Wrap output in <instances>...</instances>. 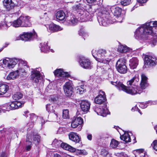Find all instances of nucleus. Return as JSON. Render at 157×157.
Wrapping results in <instances>:
<instances>
[{"label": "nucleus", "mask_w": 157, "mask_h": 157, "mask_svg": "<svg viewBox=\"0 0 157 157\" xmlns=\"http://www.w3.org/2000/svg\"><path fill=\"white\" fill-rule=\"evenodd\" d=\"M141 78V82L140 84V88H135L132 86H126L120 81H111V83L115 85L119 90H122L128 94L132 95H134L137 94H140L143 92V90L145 89L148 86L147 78L146 76L144 74H142Z\"/></svg>", "instance_id": "1"}, {"label": "nucleus", "mask_w": 157, "mask_h": 157, "mask_svg": "<svg viewBox=\"0 0 157 157\" xmlns=\"http://www.w3.org/2000/svg\"><path fill=\"white\" fill-rule=\"evenodd\" d=\"M73 10L77 11L76 15L78 18L75 16L71 15L70 17H66V22L68 25H75L78 21L85 22L90 21L91 19V15L88 12L81 6L80 5H77L73 7Z\"/></svg>", "instance_id": "2"}, {"label": "nucleus", "mask_w": 157, "mask_h": 157, "mask_svg": "<svg viewBox=\"0 0 157 157\" xmlns=\"http://www.w3.org/2000/svg\"><path fill=\"white\" fill-rule=\"evenodd\" d=\"M157 26V21H151L137 28L135 33V38L139 40L147 39L148 35L153 33L152 27Z\"/></svg>", "instance_id": "3"}, {"label": "nucleus", "mask_w": 157, "mask_h": 157, "mask_svg": "<svg viewBox=\"0 0 157 157\" xmlns=\"http://www.w3.org/2000/svg\"><path fill=\"white\" fill-rule=\"evenodd\" d=\"M18 62L19 64L21 63L23 64L20 68L16 70L17 71L18 73H19V75H22L24 73H26L25 70L26 68H28V67L26 64H25V62L23 60L16 58L10 59L7 58L3 60V63L5 65V66L9 69L13 68L14 67L15 65Z\"/></svg>", "instance_id": "4"}, {"label": "nucleus", "mask_w": 157, "mask_h": 157, "mask_svg": "<svg viewBox=\"0 0 157 157\" xmlns=\"http://www.w3.org/2000/svg\"><path fill=\"white\" fill-rule=\"evenodd\" d=\"M98 20L100 25L106 26L107 25L109 13L104 7L100 8L98 14Z\"/></svg>", "instance_id": "5"}, {"label": "nucleus", "mask_w": 157, "mask_h": 157, "mask_svg": "<svg viewBox=\"0 0 157 157\" xmlns=\"http://www.w3.org/2000/svg\"><path fill=\"white\" fill-rule=\"evenodd\" d=\"M29 17L25 16H21L17 20L12 22V26L15 27L30 26L31 25Z\"/></svg>", "instance_id": "6"}, {"label": "nucleus", "mask_w": 157, "mask_h": 157, "mask_svg": "<svg viewBox=\"0 0 157 157\" xmlns=\"http://www.w3.org/2000/svg\"><path fill=\"white\" fill-rule=\"evenodd\" d=\"M37 35L35 32L32 33L31 32H24L16 37L15 40H21L25 41H29L34 39H36Z\"/></svg>", "instance_id": "7"}, {"label": "nucleus", "mask_w": 157, "mask_h": 157, "mask_svg": "<svg viewBox=\"0 0 157 157\" xmlns=\"http://www.w3.org/2000/svg\"><path fill=\"white\" fill-rule=\"evenodd\" d=\"M24 103L19 101H12L5 104L2 108L7 111L14 110L21 107Z\"/></svg>", "instance_id": "8"}, {"label": "nucleus", "mask_w": 157, "mask_h": 157, "mask_svg": "<svg viewBox=\"0 0 157 157\" xmlns=\"http://www.w3.org/2000/svg\"><path fill=\"white\" fill-rule=\"evenodd\" d=\"M143 56H144V64L146 66L151 67L157 64V59L153 55L143 54Z\"/></svg>", "instance_id": "9"}, {"label": "nucleus", "mask_w": 157, "mask_h": 157, "mask_svg": "<svg viewBox=\"0 0 157 157\" xmlns=\"http://www.w3.org/2000/svg\"><path fill=\"white\" fill-rule=\"evenodd\" d=\"M126 60L124 58L119 59L116 63V67L117 71L120 73L124 74L127 71V68L126 65Z\"/></svg>", "instance_id": "10"}, {"label": "nucleus", "mask_w": 157, "mask_h": 157, "mask_svg": "<svg viewBox=\"0 0 157 157\" xmlns=\"http://www.w3.org/2000/svg\"><path fill=\"white\" fill-rule=\"evenodd\" d=\"M31 75V79L32 81L37 83L40 79V73L41 71V68L40 67L32 69Z\"/></svg>", "instance_id": "11"}, {"label": "nucleus", "mask_w": 157, "mask_h": 157, "mask_svg": "<svg viewBox=\"0 0 157 157\" xmlns=\"http://www.w3.org/2000/svg\"><path fill=\"white\" fill-rule=\"evenodd\" d=\"M78 62L81 67L84 69H90L92 67L90 60L83 56H79Z\"/></svg>", "instance_id": "12"}, {"label": "nucleus", "mask_w": 157, "mask_h": 157, "mask_svg": "<svg viewBox=\"0 0 157 157\" xmlns=\"http://www.w3.org/2000/svg\"><path fill=\"white\" fill-rule=\"evenodd\" d=\"M73 85L72 82L69 81L65 83L63 86V90L67 96L70 97L73 93Z\"/></svg>", "instance_id": "13"}, {"label": "nucleus", "mask_w": 157, "mask_h": 157, "mask_svg": "<svg viewBox=\"0 0 157 157\" xmlns=\"http://www.w3.org/2000/svg\"><path fill=\"white\" fill-rule=\"evenodd\" d=\"M83 123L82 119L78 117L75 118L71 122V126L72 128H77V131H80L82 128V124Z\"/></svg>", "instance_id": "14"}, {"label": "nucleus", "mask_w": 157, "mask_h": 157, "mask_svg": "<svg viewBox=\"0 0 157 157\" xmlns=\"http://www.w3.org/2000/svg\"><path fill=\"white\" fill-rule=\"evenodd\" d=\"M106 107V104H104L102 106H100L99 107L96 108L94 111L98 115L105 117L108 112V110Z\"/></svg>", "instance_id": "15"}, {"label": "nucleus", "mask_w": 157, "mask_h": 157, "mask_svg": "<svg viewBox=\"0 0 157 157\" xmlns=\"http://www.w3.org/2000/svg\"><path fill=\"white\" fill-rule=\"evenodd\" d=\"M99 94L94 99V101L96 104H105V102L106 101L105 94V92L101 90L99 92Z\"/></svg>", "instance_id": "16"}, {"label": "nucleus", "mask_w": 157, "mask_h": 157, "mask_svg": "<svg viewBox=\"0 0 157 157\" xmlns=\"http://www.w3.org/2000/svg\"><path fill=\"white\" fill-rule=\"evenodd\" d=\"M92 53L93 56L96 59H99L106 56V51L105 50L100 49L97 52L96 50H93Z\"/></svg>", "instance_id": "17"}, {"label": "nucleus", "mask_w": 157, "mask_h": 157, "mask_svg": "<svg viewBox=\"0 0 157 157\" xmlns=\"http://www.w3.org/2000/svg\"><path fill=\"white\" fill-rule=\"evenodd\" d=\"M55 75L58 77H68L70 76L67 72L64 71L61 69H57L54 72Z\"/></svg>", "instance_id": "18"}, {"label": "nucleus", "mask_w": 157, "mask_h": 157, "mask_svg": "<svg viewBox=\"0 0 157 157\" xmlns=\"http://www.w3.org/2000/svg\"><path fill=\"white\" fill-rule=\"evenodd\" d=\"M122 11V9L117 6L113 10L114 15L117 18L119 19V20H117V21L119 22H121L123 20V17L121 16Z\"/></svg>", "instance_id": "19"}, {"label": "nucleus", "mask_w": 157, "mask_h": 157, "mask_svg": "<svg viewBox=\"0 0 157 157\" xmlns=\"http://www.w3.org/2000/svg\"><path fill=\"white\" fill-rule=\"evenodd\" d=\"M3 5L7 11L13 9L16 4L12 0H4L3 1Z\"/></svg>", "instance_id": "20"}, {"label": "nucleus", "mask_w": 157, "mask_h": 157, "mask_svg": "<svg viewBox=\"0 0 157 157\" xmlns=\"http://www.w3.org/2000/svg\"><path fill=\"white\" fill-rule=\"evenodd\" d=\"M80 107L83 112L87 113L90 109V103L86 100L82 101L80 103Z\"/></svg>", "instance_id": "21"}, {"label": "nucleus", "mask_w": 157, "mask_h": 157, "mask_svg": "<svg viewBox=\"0 0 157 157\" xmlns=\"http://www.w3.org/2000/svg\"><path fill=\"white\" fill-rule=\"evenodd\" d=\"M68 136L69 139L76 143H79L80 141L79 136L76 133L71 132Z\"/></svg>", "instance_id": "22"}, {"label": "nucleus", "mask_w": 157, "mask_h": 157, "mask_svg": "<svg viewBox=\"0 0 157 157\" xmlns=\"http://www.w3.org/2000/svg\"><path fill=\"white\" fill-rule=\"evenodd\" d=\"M139 77L138 75H135L132 79L127 82V85L136 86L139 80Z\"/></svg>", "instance_id": "23"}, {"label": "nucleus", "mask_w": 157, "mask_h": 157, "mask_svg": "<svg viewBox=\"0 0 157 157\" xmlns=\"http://www.w3.org/2000/svg\"><path fill=\"white\" fill-rule=\"evenodd\" d=\"M19 73L17 71H16L11 72L7 76L6 79L8 80H14L18 77Z\"/></svg>", "instance_id": "24"}, {"label": "nucleus", "mask_w": 157, "mask_h": 157, "mask_svg": "<svg viewBox=\"0 0 157 157\" xmlns=\"http://www.w3.org/2000/svg\"><path fill=\"white\" fill-rule=\"evenodd\" d=\"M138 60L136 57H133L129 60V65L132 69H134L136 68L138 63Z\"/></svg>", "instance_id": "25"}, {"label": "nucleus", "mask_w": 157, "mask_h": 157, "mask_svg": "<svg viewBox=\"0 0 157 157\" xmlns=\"http://www.w3.org/2000/svg\"><path fill=\"white\" fill-rule=\"evenodd\" d=\"M49 30L52 32H56L62 30L61 27L55 24H51L48 25Z\"/></svg>", "instance_id": "26"}, {"label": "nucleus", "mask_w": 157, "mask_h": 157, "mask_svg": "<svg viewBox=\"0 0 157 157\" xmlns=\"http://www.w3.org/2000/svg\"><path fill=\"white\" fill-rule=\"evenodd\" d=\"M61 147L63 149L73 152L75 151V148L65 143H62Z\"/></svg>", "instance_id": "27"}, {"label": "nucleus", "mask_w": 157, "mask_h": 157, "mask_svg": "<svg viewBox=\"0 0 157 157\" xmlns=\"http://www.w3.org/2000/svg\"><path fill=\"white\" fill-rule=\"evenodd\" d=\"M118 51L121 52H131L132 49L125 45H120L118 48Z\"/></svg>", "instance_id": "28"}, {"label": "nucleus", "mask_w": 157, "mask_h": 157, "mask_svg": "<svg viewBox=\"0 0 157 157\" xmlns=\"http://www.w3.org/2000/svg\"><path fill=\"white\" fill-rule=\"evenodd\" d=\"M32 136L29 135H27V139L26 140V142L27 146L26 147V151H29L31 150L32 146V143L30 140H32Z\"/></svg>", "instance_id": "29"}, {"label": "nucleus", "mask_w": 157, "mask_h": 157, "mask_svg": "<svg viewBox=\"0 0 157 157\" xmlns=\"http://www.w3.org/2000/svg\"><path fill=\"white\" fill-rule=\"evenodd\" d=\"M121 139L124 141L126 143L131 142V138L128 132H125L124 134L120 136Z\"/></svg>", "instance_id": "30"}, {"label": "nucleus", "mask_w": 157, "mask_h": 157, "mask_svg": "<svg viewBox=\"0 0 157 157\" xmlns=\"http://www.w3.org/2000/svg\"><path fill=\"white\" fill-rule=\"evenodd\" d=\"M9 89L8 86L4 84H0V95L5 94Z\"/></svg>", "instance_id": "31"}, {"label": "nucleus", "mask_w": 157, "mask_h": 157, "mask_svg": "<svg viewBox=\"0 0 157 157\" xmlns=\"http://www.w3.org/2000/svg\"><path fill=\"white\" fill-rule=\"evenodd\" d=\"M30 116L31 121L27 124V125L29 126V128H32L33 126L34 122L36 121L37 117L34 113L30 114Z\"/></svg>", "instance_id": "32"}, {"label": "nucleus", "mask_w": 157, "mask_h": 157, "mask_svg": "<svg viewBox=\"0 0 157 157\" xmlns=\"http://www.w3.org/2000/svg\"><path fill=\"white\" fill-rule=\"evenodd\" d=\"M65 14L64 12L62 11H59L56 14V17L57 20L62 21L65 18Z\"/></svg>", "instance_id": "33"}, {"label": "nucleus", "mask_w": 157, "mask_h": 157, "mask_svg": "<svg viewBox=\"0 0 157 157\" xmlns=\"http://www.w3.org/2000/svg\"><path fill=\"white\" fill-rule=\"evenodd\" d=\"M46 109L47 111L48 112L54 113L53 116L56 118H57L58 117V114L55 113V111L54 110L53 107L51 106L50 104H48L46 105Z\"/></svg>", "instance_id": "34"}, {"label": "nucleus", "mask_w": 157, "mask_h": 157, "mask_svg": "<svg viewBox=\"0 0 157 157\" xmlns=\"http://www.w3.org/2000/svg\"><path fill=\"white\" fill-rule=\"evenodd\" d=\"M12 26V22H0V29H7L10 26Z\"/></svg>", "instance_id": "35"}, {"label": "nucleus", "mask_w": 157, "mask_h": 157, "mask_svg": "<svg viewBox=\"0 0 157 157\" xmlns=\"http://www.w3.org/2000/svg\"><path fill=\"white\" fill-rule=\"evenodd\" d=\"M41 51L44 52H47L50 49V47L48 45L47 42H44L43 44L41 43Z\"/></svg>", "instance_id": "36"}, {"label": "nucleus", "mask_w": 157, "mask_h": 157, "mask_svg": "<svg viewBox=\"0 0 157 157\" xmlns=\"http://www.w3.org/2000/svg\"><path fill=\"white\" fill-rule=\"evenodd\" d=\"M98 4L92 5V6H89V8L88 9L89 11L90 12L91 14H93L97 10H98Z\"/></svg>", "instance_id": "37"}, {"label": "nucleus", "mask_w": 157, "mask_h": 157, "mask_svg": "<svg viewBox=\"0 0 157 157\" xmlns=\"http://www.w3.org/2000/svg\"><path fill=\"white\" fill-rule=\"evenodd\" d=\"M62 143V141L60 140L55 139L52 143V145L53 147L55 148H57L61 147V144Z\"/></svg>", "instance_id": "38"}, {"label": "nucleus", "mask_w": 157, "mask_h": 157, "mask_svg": "<svg viewBox=\"0 0 157 157\" xmlns=\"http://www.w3.org/2000/svg\"><path fill=\"white\" fill-rule=\"evenodd\" d=\"M96 60L100 63L106 64V66L109 68V66L108 64L110 61V59H104L103 58H99V59H97Z\"/></svg>", "instance_id": "39"}, {"label": "nucleus", "mask_w": 157, "mask_h": 157, "mask_svg": "<svg viewBox=\"0 0 157 157\" xmlns=\"http://www.w3.org/2000/svg\"><path fill=\"white\" fill-rule=\"evenodd\" d=\"M119 144V142L113 139L111 140L110 147L113 148H116L117 147Z\"/></svg>", "instance_id": "40"}, {"label": "nucleus", "mask_w": 157, "mask_h": 157, "mask_svg": "<svg viewBox=\"0 0 157 157\" xmlns=\"http://www.w3.org/2000/svg\"><path fill=\"white\" fill-rule=\"evenodd\" d=\"M33 143L36 145L40 142V136L38 135H34L33 136Z\"/></svg>", "instance_id": "41"}, {"label": "nucleus", "mask_w": 157, "mask_h": 157, "mask_svg": "<svg viewBox=\"0 0 157 157\" xmlns=\"http://www.w3.org/2000/svg\"><path fill=\"white\" fill-rule=\"evenodd\" d=\"M101 157H110V155L108 151L107 150L104 148L101 149Z\"/></svg>", "instance_id": "42"}, {"label": "nucleus", "mask_w": 157, "mask_h": 157, "mask_svg": "<svg viewBox=\"0 0 157 157\" xmlns=\"http://www.w3.org/2000/svg\"><path fill=\"white\" fill-rule=\"evenodd\" d=\"M78 34L82 36L86 37L88 36L87 32L84 28H82L78 31Z\"/></svg>", "instance_id": "43"}, {"label": "nucleus", "mask_w": 157, "mask_h": 157, "mask_svg": "<svg viewBox=\"0 0 157 157\" xmlns=\"http://www.w3.org/2000/svg\"><path fill=\"white\" fill-rule=\"evenodd\" d=\"M23 97V94L20 92H17L13 96V99L15 100L21 99Z\"/></svg>", "instance_id": "44"}, {"label": "nucleus", "mask_w": 157, "mask_h": 157, "mask_svg": "<svg viewBox=\"0 0 157 157\" xmlns=\"http://www.w3.org/2000/svg\"><path fill=\"white\" fill-rule=\"evenodd\" d=\"M63 117L64 119H67L69 118V111L68 109H64L63 110Z\"/></svg>", "instance_id": "45"}, {"label": "nucleus", "mask_w": 157, "mask_h": 157, "mask_svg": "<svg viewBox=\"0 0 157 157\" xmlns=\"http://www.w3.org/2000/svg\"><path fill=\"white\" fill-rule=\"evenodd\" d=\"M136 154H135V157H138V155H139V154H140V157H142L141 156H142V157H144V156L143 155V154H144V153H143L144 152V150L143 149H138L136 150Z\"/></svg>", "instance_id": "46"}, {"label": "nucleus", "mask_w": 157, "mask_h": 157, "mask_svg": "<svg viewBox=\"0 0 157 157\" xmlns=\"http://www.w3.org/2000/svg\"><path fill=\"white\" fill-rule=\"evenodd\" d=\"M132 0H121V4L124 6H126L129 4Z\"/></svg>", "instance_id": "47"}, {"label": "nucleus", "mask_w": 157, "mask_h": 157, "mask_svg": "<svg viewBox=\"0 0 157 157\" xmlns=\"http://www.w3.org/2000/svg\"><path fill=\"white\" fill-rule=\"evenodd\" d=\"M151 146L155 150L157 151V140L153 142L151 144Z\"/></svg>", "instance_id": "48"}, {"label": "nucleus", "mask_w": 157, "mask_h": 157, "mask_svg": "<svg viewBox=\"0 0 157 157\" xmlns=\"http://www.w3.org/2000/svg\"><path fill=\"white\" fill-rule=\"evenodd\" d=\"M58 99V97L55 95L51 96L49 100L51 101H55Z\"/></svg>", "instance_id": "49"}, {"label": "nucleus", "mask_w": 157, "mask_h": 157, "mask_svg": "<svg viewBox=\"0 0 157 157\" xmlns=\"http://www.w3.org/2000/svg\"><path fill=\"white\" fill-rule=\"evenodd\" d=\"M139 106L142 109H144L146 108L147 106V104L146 103H140L139 105Z\"/></svg>", "instance_id": "50"}, {"label": "nucleus", "mask_w": 157, "mask_h": 157, "mask_svg": "<svg viewBox=\"0 0 157 157\" xmlns=\"http://www.w3.org/2000/svg\"><path fill=\"white\" fill-rule=\"evenodd\" d=\"M157 43V39L156 38L154 39L152 41L151 43V46L153 47L156 45Z\"/></svg>", "instance_id": "51"}, {"label": "nucleus", "mask_w": 157, "mask_h": 157, "mask_svg": "<svg viewBox=\"0 0 157 157\" xmlns=\"http://www.w3.org/2000/svg\"><path fill=\"white\" fill-rule=\"evenodd\" d=\"M86 91L85 89H83L82 90L80 88H78L77 89V93H78L79 94H82L83 92H84Z\"/></svg>", "instance_id": "52"}, {"label": "nucleus", "mask_w": 157, "mask_h": 157, "mask_svg": "<svg viewBox=\"0 0 157 157\" xmlns=\"http://www.w3.org/2000/svg\"><path fill=\"white\" fill-rule=\"evenodd\" d=\"M2 131H4L6 133V134H9V133H8L9 132H10V133H12L11 130V129H8V130H6V128H4L3 129Z\"/></svg>", "instance_id": "53"}, {"label": "nucleus", "mask_w": 157, "mask_h": 157, "mask_svg": "<svg viewBox=\"0 0 157 157\" xmlns=\"http://www.w3.org/2000/svg\"><path fill=\"white\" fill-rule=\"evenodd\" d=\"M81 150L78 149H76L75 148V151H74L73 152H75V154L77 155H81Z\"/></svg>", "instance_id": "54"}, {"label": "nucleus", "mask_w": 157, "mask_h": 157, "mask_svg": "<svg viewBox=\"0 0 157 157\" xmlns=\"http://www.w3.org/2000/svg\"><path fill=\"white\" fill-rule=\"evenodd\" d=\"M137 1L139 3H140L141 5H142V4L146 3L148 0H137Z\"/></svg>", "instance_id": "55"}, {"label": "nucleus", "mask_w": 157, "mask_h": 157, "mask_svg": "<svg viewBox=\"0 0 157 157\" xmlns=\"http://www.w3.org/2000/svg\"><path fill=\"white\" fill-rule=\"evenodd\" d=\"M81 150V155H86L87 154V152L85 150Z\"/></svg>", "instance_id": "56"}, {"label": "nucleus", "mask_w": 157, "mask_h": 157, "mask_svg": "<svg viewBox=\"0 0 157 157\" xmlns=\"http://www.w3.org/2000/svg\"><path fill=\"white\" fill-rule=\"evenodd\" d=\"M87 138L89 140H91L92 139V135L91 134H88L87 136Z\"/></svg>", "instance_id": "57"}, {"label": "nucleus", "mask_w": 157, "mask_h": 157, "mask_svg": "<svg viewBox=\"0 0 157 157\" xmlns=\"http://www.w3.org/2000/svg\"><path fill=\"white\" fill-rule=\"evenodd\" d=\"M87 2L89 3H93L95 2L96 0H86Z\"/></svg>", "instance_id": "58"}, {"label": "nucleus", "mask_w": 157, "mask_h": 157, "mask_svg": "<svg viewBox=\"0 0 157 157\" xmlns=\"http://www.w3.org/2000/svg\"><path fill=\"white\" fill-rule=\"evenodd\" d=\"M7 156V154L5 152H2L1 155V157H6Z\"/></svg>", "instance_id": "59"}, {"label": "nucleus", "mask_w": 157, "mask_h": 157, "mask_svg": "<svg viewBox=\"0 0 157 157\" xmlns=\"http://www.w3.org/2000/svg\"><path fill=\"white\" fill-rule=\"evenodd\" d=\"M135 108L136 109V110H137L138 112L140 113V114H142V113L140 112V110L137 107H135Z\"/></svg>", "instance_id": "60"}, {"label": "nucleus", "mask_w": 157, "mask_h": 157, "mask_svg": "<svg viewBox=\"0 0 157 157\" xmlns=\"http://www.w3.org/2000/svg\"><path fill=\"white\" fill-rule=\"evenodd\" d=\"M84 85H81L80 87H79L78 88H80L82 90L83 89H85L84 88Z\"/></svg>", "instance_id": "61"}, {"label": "nucleus", "mask_w": 157, "mask_h": 157, "mask_svg": "<svg viewBox=\"0 0 157 157\" xmlns=\"http://www.w3.org/2000/svg\"><path fill=\"white\" fill-rule=\"evenodd\" d=\"M54 157H61L60 155L57 154H55Z\"/></svg>", "instance_id": "62"}, {"label": "nucleus", "mask_w": 157, "mask_h": 157, "mask_svg": "<svg viewBox=\"0 0 157 157\" xmlns=\"http://www.w3.org/2000/svg\"><path fill=\"white\" fill-rule=\"evenodd\" d=\"M40 119L41 120V124H43V123H44V121L42 118H40Z\"/></svg>", "instance_id": "63"}, {"label": "nucleus", "mask_w": 157, "mask_h": 157, "mask_svg": "<svg viewBox=\"0 0 157 157\" xmlns=\"http://www.w3.org/2000/svg\"><path fill=\"white\" fill-rule=\"evenodd\" d=\"M154 128H155V130L156 132V133H157V125H156V126L154 127Z\"/></svg>", "instance_id": "64"}]
</instances>
